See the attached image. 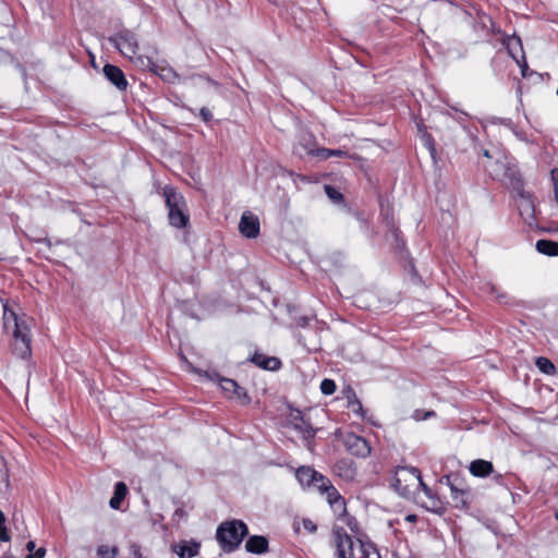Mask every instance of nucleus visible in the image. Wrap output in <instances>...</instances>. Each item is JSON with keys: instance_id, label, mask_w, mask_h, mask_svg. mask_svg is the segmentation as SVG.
Instances as JSON below:
<instances>
[{"instance_id": "1", "label": "nucleus", "mask_w": 558, "mask_h": 558, "mask_svg": "<svg viewBox=\"0 0 558 558\" xmlns=\"http://www.w3.org/2000/svg\"><path fill=\"white\" fill-rule=\"evenodd\" d=\"M393 489L404 498H411L420 489L429 498L430 510L437 511L441 508L440 500L433 494L432 489L422 481L421 472L416 468H397L391 481Z\"/></svg>"}, {"instance_id": "2", "label": "nucleus", "mask_w": 558, "mask_h": 558, "mask_svg": "<svg viewBox=\"0 0 558 558\" xmlns=\"http://www.w3.org/2000/svg\"><path fill=\"white\" fill-rule=\"evenodd\" d=\"M248 534L247 525L241 520H227L221 522L216 530V541L226 554L236 550L244 537Z\"/></svg>"}, {"instance_id": "3", "label": "nucleus", "mask_w": 558, "mask_h": 558, "mask_svg": "<svg viewBox=\"0 0 558 558\" xmlns=\"http://www.w3.org/2000/svg\"><path fill=\"white\" fill-rule=\"evenodd\" d=\"M3 325L7 330H12L14 339V352L20 357H27L31 354V332L25 322L17 318L13 311L4 306Z\"/></svg>"}, {"instance_id": "4", "label": "nucleus", "mask_w": 558, "mask_h": 558, "mask_svg": "<svg viewBox=\"0 0 558 558\" xmlns=\"http://www.w3.org/2000/svg\"><path fill=\"white\" fill-rule=\"evenodd\" d=\"M163 196L168 208L170 225L178 229L186 227L190 221V216L182 194L174 187L167 185L163 187Z\"/></svg>"}, {"instance_id": "5", "label": "nucleus", "mask_w": 558, "mask_h": 558, "mask_svg": "<svg viewBox=\"0 0 558 558\" xmlns=\"http://www.w3.org/2000/svg\"><path fill=\"white\" fill-rule=\"evenodd\" d=\"M109 41L120 51L124 57L131 60L137 56L138 41L136 35L130 29H122L114 36L109 38Z\"/></svg>"}, {"instance_id": "6", "label": "nucleus", "mask_w": 558, "mask_h": 558, "mask_svg": "<svg viewBox=\"0 0 558 558\" xmlns=\"http://www.w3.org/2000/svg\"><path fill=\"white\" fill-rule=\"evenodd\" d=\"M295 476L303 487L325 488L324 485L328 484V478L323 474L316 472L311 466H301L296 470Z\"/></svg>"}, {"instance_id": "7", "label": "nucleus", "mask_w": 558, "mask_h": 558, "mask_svg": "<svg viewBox=\"0 0 558 558\" xmlns=\"http://www.w3.org/2000/svg\"><path fill=\"white\" fill-rule=\"evenodd\" d=\"M333 543L338 558H354L353 539L344 529L338 527L333 530Z\"/></svg>"}, {"instance_id": "8", "label": "nucleus", "mask_w": 558, "mask_h": 558, "mask_svg": "<svg viewBox=\"0 0 558 558\" xmlns=\"http://www.w3.org/2000/svg\"><path fill=\"white\" fill-rule=\"evenodd\" d=\"M344 446L353 456L365 458L371 453V446L367 440L353 433L344 436Z\"/></svg>"}, {"instance_id": "9", "label": "nucleus", "mask_w": 558, "mask_h": 558, "mask_svg": "<svg viewBox=\"0 0 558 558\" xmlns=\"http://www.w3.org/2000/svg\"><path fill=\"white\" fill-rule=\"evenodd\" d=\"M105 77L120 92H125L129 83L123 71L113 64H105L102 68Z\"/></svg>"}, {"instance_id": "10", "label": "nucleus", "mask_w": 558, "mask_h": 558, "mask_svg": "<svg viewBox=\"0 0 558 558\" xmlns=\"http://www.w3.org/2000/svg\"><path fill=\"white\" fill-rule=\"evenodd\" d=\"M239 229L245 238L254 239L259 233V220L252 213L245 211L241 217Z\"/></svg>"}, {"instance_id": "11", "label": "nucleus", "mask_w": 558, "mask_h": 558, "mask_svg": "<svg viewBox=\"0 0 558 558\" xmlns=\"http://www.w3.org/2000/svg\"><path fill=\"white\" fill-rule=\"evenodd\" d=\"M325 488H318L322 494H326V498L330 507L333 509L336 513L345 512V501L344 498L339 494V492L331 485L328 480V484L324 485Z\"/></svg>"}, {"instance_id": "12", "label": "nucleus", "mask_w": 558, "mask_h": 558, "mask_svg": "<svg viewBox=\"0 0 558 558\" xmlns=\"http://www.w3.org/2000/svg\"><path fill=\"white\" fill-rule=\"evenodd\" d=\"M220 388L227 393L229 398H233L240 400L242 402H247L248 398L245 390L238 385L236 381L230 378H220L219 379Z\"/></svg>"}, {"instance_id": "13", "label": "nucleus", "mask_w": 558, "mask_h": 558, "mask_svg": "<svg viewBox=\"0 0 558 558\" xmlns=\"http://www.w3.org/2000/svg\"><path fill=\"white\" fill-rule=\"evenodd\" d=\"M290 423L292 427L303 436V438L311 439L315 436L316 432L312 424L303 417L300 411L291 414Z\"/></svg>"}, {"instance_id": "14", "label": "nucleus", "mask_w": 558, "mask_h": 558, "mask_svg": "<svg viewBox=\"0 0 558 558\" xmlns=\"http://www.w3.org/2000/svg\"><path fill=\"white\" fill-rule=\"evenodd\" d=\"M250 361L266 371H278L281 367V361L278 357L267 356L264 353L255 352Z\"/></svg>"}, {"instance_id": "15", "label": "nucleus", "mask_w": 558, "mask_h": 558, "mask_svg": "<svg viewBox=\"0 0 558 558\" xmlns=\"http://www.w3.org/2000/svg\"><path fill=\"white\" fill-rule=\"evenodd\" d=\"M451 490V499L457 508H465L469 504L470 492L458 487L454 483L447 478Z\"/></svg>"}, {"instance_id": "16", "label": "nucleus", "mask_w": 558, "mask_h": 558, "mask_svg": "<svg viewBox=\"0 0 558 558\" xmlns=\"http://www.w3.org/2000/svg\"><path fill=\"white\" fill-rule=\"evenodd\" d=\"M470 473L476 477H486L493 473V463L486 460L477 459L470 463Z\"/></svg>"}, {"instance_id": "17", "label": "nucleus", "mask_w": 558, "mask_h": 558, "mask_svg": "<svg viewBox=\"0 0 558 558\" xmlns=\"http://www.w3.org/2000/svg\"><path fill=\"white\" fill-rule=\"evenodd\" d=\"M199 543L197 542H181L174 546V551L180 558H193L199 553Z\"/></svg>"}, {"instance_id": "18", "label": "nucleus", "mask_w": 558, "mask_h": 558, "mask_svg": "<svg viewBox=\"0 0 558 558\" xmlns=\"http://www.w3.org/2000/svg\"><path fill=\"white\" fill-rule=\"evenodd\" d=\"M245 549L252 554H264L268 550V541L264 536H251L245 543Z\"/></svg>"}, {"instance_id": "19", "label": "nucleus", "mask_w": 558, "mask_h": 558, "mask_svg": "<svg viewBox=\"0 0 558 558\" xmlns=\"http://www.w3.org/2000/svg\"><path fill=\"white\" fill-rule=\"evenodd\" d=\"M128 494V487L125 483L118 482L114 485L113 496L111 497L109 505L112 509H120L122 501Z\"/></svg>"}, {"instance_id": "20", "label": "nucleus", "mask_w": 558, "mask_h": 558, "mask_svg": "<svg viewBox=\"0 0 558 558\" xmlns=\"http://www.w3.org/2000/svg\"><path fill=\"white\" fill-rule=\"evenodd\" d=\"M537 252L547 256H558V242L551 240H538L535 244Z\"/></svg>"}, {"instance_id": "21", "label": "nucleus", "mask_w": 558, "mask_h": 558, "mask_svg": "<svg viewBox=\"0 0 558 558\" xmlns=\"http://www.w3.org/2000/svg\"><path fill=\"white\" fill-rule=\"evenodd\" d=\"M343 393L348 400V407L357 415L363 416V405L357 399L354 390L351 387H348L345 390H343Z\"/></svg>"}, {"instance_id": "22", "label": "nucleus", "mask_w": 558, "mask_h": 558, "mask_svg": "<svg viewBox=\"0 0 558 558\" xmlns=\"http://www.w3.org/2000/svg\"><path fill=\"white\" fill-rule=\"evenodd\" d=\"M314 144L312 142V137H303L302 141H300L294 146V153L299 156H303V154L314 155L315 156Z\"/></svg>"}, {"instance_id": "23", "label": "nucleus", "mask_w": 558, "mask_h": 558, "mask_svg": "<svg viewBox=\"0 0 558 558\" xmlns=\"http://www.w3.org/2000/svg\"><path fill=\"white\" fill-rule=\"evenodd\" d=\"M362 558H381L377 547L371 542L360 541Z\"/></svg>"}, {"instance_id": "24", "label": "nucleus", "mask_w": 558, "mask_h": 558, "mask_svg": "<svg viewBox=\"0 0 558 558\" xmlns=\"http://www.w3.org/2000/svg\"><path fill=\"white\" fill-rule=\"evenodd\" d=\"M506 47H507V50H508L509 54L513 59H517L518 53L522 52V43H521V39L519 37H515V36L509 37L506 40Z\"/></svg>"}, {"instance_id": "25", "label": "nucleus", "mask_w": 558, "mask_h": 558, "mask_svg": "<svg viewBox=\"0 0 558 558\" xmlns=\"http://www.w3.org/2000/svg\"><path fill=\"white\" fill-rule=\"evenodd\" d=\"M535 364L537 368L546 375H554L556 373V366L545 356L537 357Z\"/></svg>"}, {"instance_id": "26", "label": "nucleus", "mask_w": 558, "mask_h": 558, "mask_svg": "<svg viewBox=\"0 0 558 558\" xmlns=\"http://www.w3.org/2000/svg\"><path fill=\"white\" fill-rule=\"evenodd\" d=\"M315 156L320 159H328L330 157H347L348 153L342 149L317 148Z\"/></svg>"}, {"instance_id": "27", "label": "nucleus", "mask_w": 558, "mask_h": 558, "mask_svg": "<svg viewBox=\"0 0 558 558\" xmlns=\"http://www.w3.org/2000/svg\"><path fill=\"white\" fill-rule=\"evenodd\" d=\"M97 555L99 558H116L118 555V548L101 545L97 549Z\"/></svg>"}, {"instance_id": "28", "label": "nucleus", "mask_w": 558, "mask_h": 558, "mask_svg": "<svg viewBox=\"0 0 558 558\" xmlns=\"http://www.w3.org/2000/svg\"><path fill=\"white\" fill-rule=\"evenodd\" d=\"M521 197L523 199V202L520 205L521 215H523V213H525L527 216L532 217L533 211H534V206H533L532 199L530 198L529 195L524 196V194H521Z\"/></svg>"}, {"instance_id": "29", "label": "nucleus", "mask_w": 558, "mask_h": 558, "mask_svg": "<svg viewBox=\"0 0 558 558\" xmlns=\"http://www.w3.org/2000/svg\"><path fill=\"white\" fill-rule=\"evenodd\" d=\"M325 193L326 195L333 202V203H341L343 201V195L340 193L336 187L331 185H325Z\"/></svg>"}, {"instance_id": "30", "label": "nucleus", "mask_w": 558, "mask_h": 558, "mask_svg": "<svg viewBox=\"0 0 558 558\" xmlns=\"http://www.w3.org/2000/svg\"><path fill=\"white\" fill-rule=\"evenodd\" d=\"M158 75L163 81H167L170 83L174 82V80L178 78V74L171 68H167V66H161L158 72Z\"/></svg>"}, {"instance_id": "31", "label": "nucleus", "mask_w": 558, "mask_h": 558, "mask_svg": "<svg viewBox=\"0 0 558 558\" xmlns=\"http://www.w3.org/2000/svg\"><path fill=\"white\" fill-rule=\"evenodd\" d=\"M320 390L324 395L329 396L336 391V384L332 379H324L320 383Z\"/></svg>"}, {"instance_id": "32", "label": "nucleus", "mask_w": 558, "mask_h": 558, "mask_svg": "<svg viewBox=\"0 0 558 558\" xmlns=\"http://www.w3.org/2000/svg\"><path fill=\"white\" fill-rule=\"evenodd\" d=\"M0 541L1 542H9L10 541V534L5 526V517L2 510H0Z\"/></svg>"}, {"instance_id": "33", "label": "nucleus", "mask_w": 558, "mask_h": 558, "mask_svg": "<svg viewBox=\"0 0 558 558\" xmlns=\"http://www.w3.org/2000/svg\"><path fill=\"white\" fill-rule=\"evenodd\" d=\"M302 524H303V527L306 531H308L310 533H314L317 530L316 524L312 520H310V519H303Z\"/></svg>"}, {"instance_id": "34", "label": "nucleus", "mask_w": 558, "mask_h": 558, "mask_svg": "<svg viewBox=\"0 0 558 558\" xmlns=\"http://www.w3.org/2000/svg\"><path fill=\"white\" fill-rule=\"evenodd\" d=\"M199 114L203 121L205 122H209L213 119L210 110L205 107L201 109Z\"/></svg>"}, {"instance_id": "35", "label": "nucleus", "mask_w": 558, "mask_h": 558, "mask_svg": "<svg viewBox=\"0 0 558 558\" xmlns=\"http://www.w3.org/2000/svg\"><path fill=\"white\" fill-rule=\"evenodd\" d=\"M29 555L35 556V558H44L46 555V549L44 547H40L34 554H29Z\"/></svg>"}, {"instance_id": "36", "label": "nucleus", "mask_w": 558, "mask_h": 558, "mask_svg": "<svg viewBox=\"0 0 558 558\" xmlns=\"http://www.w3.org/2000/svg\"><path fill=\"white\" fill-rule=\"evenodd\" d=\"M434 415H435V413H434L433 411H429V412H426V413L424 414V416H423V417H421V416H418V415L416 414V415H415V418H416V420H418V421H420V420H426V418H428V417H430V416H434Z\"/></svg>"}, {"instance_id": "37", "label": "nucleus", "mask_w": 558, "mask_h": 558, "mask_svg": "<svg viewBox=\"0 0 558 558\" xmlns=\"http://www.w3.org/2000/svg\"><path fill=\"white\" fill-rule=\"evenodd\" d=\"M26 549L32 553L35 549V543L33 541H29L26 544Z\"/></svg>"}, {"instance_id": "38", "label": "nucleus", "mask_w": 558, "mask_h": 558, "mask_svg": "<svg viewBox=\"0 0 558 558\" xmlns=\"http://www.w3.org/2000/svg\"><path fill=\"white\" fill-rule=\"evenodd\" d=\"M417 519V517L415 514H408L405 517V520L409 521V522H415Z\"/></svg>"}, {"instance_id": "39", "label": "nucleus", "mask_w": 558, "mask_h": 558, "mask_svg": "<svg viewBox=\"0 0 558 558\" xmlns=\"http://www.w3.org/2000/svg\"><path fill=\"white\" fill-rule=\"evenodd\" d=\"M523 62H524V63H523V65H521V72H522V75H523V76H526L525 71H526V69H527V64H526V62H525V59H524V58H523Z\"/></svg>"}, {"instance_id": "40", "label": "nucleus", "mask_w": 558, "mask_h": 558, "mask_svg": "<svg viewBox=\"0 0 558 558\" xmlns=\"http://www.w3.org/2000/svg\"><path fill=\"white\" fill-rule=\"evenodd\" d=\"M554 185H555V199L558 204V182L556 180L554 181Z\"/></svg>"}, {"instance_id": "41", "label": "nucleus", "mask_w": 558, "mask_h": 558, "mask_svg": "<svg viewBox=\"0 0 558 558\" xmlns=\"http://www.w3.org/2000/svg\"><path fill=\"white\" fill-rule=\"evenodd\" d=\"M484 156L489 157V153H488V150H485V151H484Z\"/></svg>"}, {"instance_id": "42", "label": "nucleus", "mask_w": 558, "mask_h": 558, "mask_svg": "<svg viewBox=\"0 0 558 558\" xmlns=\"http://www.w3.org/2000/svg\"><path fill=\"white\" fill-rule=\"evenodd\" d=\"M2 558H14V557L9 555V556H4Z\"/></svg>"}, {"instance_id": "43", "label": "nucleus", "mask_w": 558, "mask_h": 558, "mask_svg": "<svg viewBox=\"0 0 558 558\" xmlns=\"http://www.w3.org/2000/svg\"><path fill=\"white\" fill-rule=\"evenodd\" d=\"M555 517H556V519H557V521H558V509H557V512H556V515H555Z\"/></svg>"}, {"instance_id": "44", "label": "nucleus", "mask_w": 558, "mask_h": 558, "mask_svg": "<svg viewBox=\"0 0 558 558\" xmlns=\"http://www.w3.org/2000/svg\"><path fill=\"white\" fill-rule=\"evenodd\" d=\"M26 558H35V556H31V555H28Z\"/></svg>"}]
</instances>
